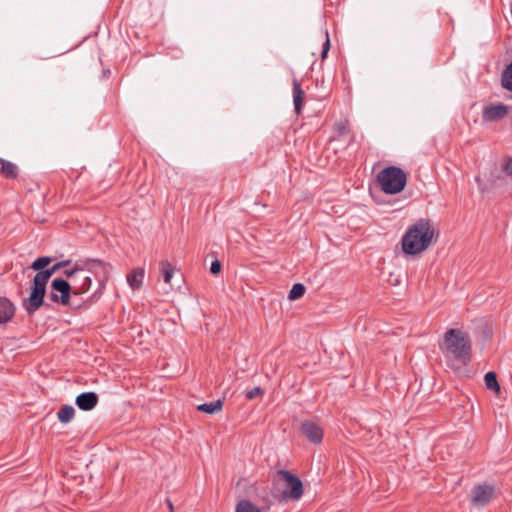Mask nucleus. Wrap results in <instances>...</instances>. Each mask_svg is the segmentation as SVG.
Here are the masks:
<instances>
[{"label": "nucleus", "instance_id": "1", "mask_svg": "<svg viewBox=\"0 0 512 512\" xmlns=\"http://www.w3.org/2000/svg\"><path fill=\"white\" fill-rule=\"evenodd\" d=\"M440 349L447 365L454 371H460L471 360V341L460 329H449L444 334Z\"/></svg>", "mask_w": 512, "mask_h": 512}, {"label": "nucleus", "instance_id": "2", "mask_svg": "<svg viewBox=\"0 0 512 512\" xmlns=\"http://www.w3.org/2000/svg\"><path fill=\"white\" fill-rule=\"evenodd\" d=\"M434 228L429 220L421 219L410 226L402 237V250L405 254L416 255L425 251L432 243Z\"/></svg>", "mask_w": 512, "mask_h": 512}, {"label": "nucleus", "instance_id": "3", "mask_svg": "<svg viewBox=\"0 0 512 512\" xmlns=\"http://www.w3.org/2000/svg\"><path fill=\"white\" fill-rule=\"evenodd\" d=\"M71 260H64L54 264L44 271L37 272L33 278L31 293L27 299L23 300V307L28 314H33L44 304L46 285L50 277L63 267L70 264Z\"/></svg>", "mask_w": 512, "mask_h": 512}, {"label": "nucleus", "instance_id": "4", "mask_svg": "<svg viewBox=\"0 0 512 512\" xmlns=\"http://www.w3.org/2000/svg\"><path fill=\"white\" fill-rule=\"evenodd\" d=\"M377 181L384 193L397 194L404 189L407 175L400 167L389 166L378 173Z\"/></svg>", "mask_w": 512, "mask_h": 512}, {"label": "nucleus", "instance_id": "5", "mask_svg": "<svg viewBox=\"0 0 512 512\" xmlns=\"http://www.w3.org/2000/svg\"><path fill=\"white\" fill-rule=\"evenodd\" d=\"M275 482L283 487L281 496L284 500H299L303 495L301 480L287 470H279L275 476Z\"/></svg>", "mask_w": 512, "mask_h": 512}, {"label": "nucleus", "instance_id": "6", "mask_svg": "<svg viewBox=\"0 0 512 512\" xmlns=\"http://www.w3.org/2000/svg\"><path fill=\"white\" fill-rule=\"evenodd\" d=\"M71 297L73 296V288L72 285L62 279V278H55L51 282V293L49 295V298L54 303H60L62 305H70L72 308H79L80 304H74L73 301H71Z\"/></svg>", "mask_w": 512, "mask_h": 512}, {"label": "nucleus", "instance_id": "7", "mask_svg": "<svg viewBox=\"0 0 512 512\" xmlns=\"http://www.w3.org/2000/svg\"><path fill=\"white\" fill-rule=\"evenodd\" d=\"M95 267H100L104 275H107L111 270V265L109 263L103 262L99 259H86L77 261L72 268L65 269L63 274L74 281L80 272L85 270L92 271Z\"/></svg>", "mask_w": 512, "mask_h": 512}, {"label": "nucleus", "instance_id": "8", "mask_svg": "<svg viewBox=\"0 0 512 512\" xmlns=\"http://www.w3.org/2000/svg\"><path fill=\"white\" fill-rule=\"evenodd\" d=\"M496 497V489L488 483L473 486L470 492V499L473 506H486Z\"/></svg>", "mask_w": 512, "mask_h": 512}, {"label": "nucleus", "instance_id": "9", "mask_svg": "<svg viewBox=\"0 0 512 512\" xmlns=\"http://www.w3.org/2000/svg\"><path fill=\"white\" fill-rule=\"evenodd\" d=\"M512 110L511 106L498 103L485 106L482 112V119L487 122H494L507 117Z\"/></svg>", "mask_w": 512, "mask_h": 512}, {"label": "nucleus", "instance_id": "10", "mask_svg": "<svg viewBox=\"0 0 512 512\" xmlns=\"http://www.w3.org/2000/svg\"><path fill=\"white\" fill-rule=\"evenodd\" d=\"M301 431L311 442L318 444L323 439V429L312 421H304L301 424Z\"/></svg>", "mask_w": 512, "mask_h": 512}, {"label": "nucleus", "instance_id": "11", "mask_svg": "<svg viewBox=\"0 0 512 512\" xmlns=\"http://www.w3.org/2000/svg\"><path fill=\"white\" fill-rule=\"evenodd\" d=\"M98 395L95 392H84L76 397L75 403L83 411L92 410L98 403Z\"/></svg>", "mask_w": 512, "mask_h": 512}, {"label": "nucleus", "instance_id": "12", "mask_svg": "<svg viewBox=\"0 0 512 512\" xmlns=\"http://www.w3.org/2000/svg\"><path fill=\"white\" fill-rule=\"evenodd\" d=\"M14 313L15 307L13 303L5 297H0V324L10 321Z\"/></svg>", "mask_w": 512, "mask_h": 512}, {"label": "nucleus", "instance_id": "13", "mask_svg": "<svg viewBox=\"0 0 512 512\" xmlns=\"http://www.w3.org/2000/svg\"><path fill=\"white\" fill-rule=\"evenodd\" d=\"M305 92L302 89L300 83L297 79L293 80V103L294 109L297 115H299L302 111L303 103H304Z\"/></svg>", "mask_w": 512, "mask_h": 512}, {"label": "nucleus", "instance_id": "14", "mask_svg": "<svg viewBox=\"0 0 512 512\" xmlns=\"http://www.w3.org/2000/svg\"><path fill=\"white\" fill-rule=\"evenodd\" d=\"M91 283L92 280L90 276L85 275L79 278V280L77 277L76 280H74V282L71 284L73 288V296H79L86 293L90 289Z\"/></svg>", "mask_w": 512, "mask_h": 512}, {"label": "nucleus", "instance_id": "15", "mask_svg": "<svg viewBox=\"0 0 512 512\" xmlns=\"http://www.w3.org/2000/svg\"><path fill=\"white\" fill-rule=\"evenodd\" d=\"M144 269L135 268L127 275V282L132 289H139L144 279Z\"/></svg>", "mask_w": 512, "mask_h": 512}, {"label": "nucleus", "instance_id": "16", "mask_svg": "<svg viewBox=\"0 0 512 512\" xmlns=\"http://www.w3.org/2000/svg\"><path fill=\"white\" fill-rule=\"evenodd\" d=\"M223 408V400L218 399L214 402L203 403L197 406V410L200 412H204L207 414H215L222 410Z\"/></svg>", "mask_w": 512, "mask_h": 512}, {"label": "nucleus", "instance_id": "17", "mask_svg": "<svg viewBox=\"0 0 512 512\" xmlns=\"http://www.w3.org/2000/svg\"><path fill=\"white\" fill-rule=\"evenodd\" d=\"M75 416V409L71 405H63L57 413L58 420L63 423H69Z\"/></svg>", "mask_w": 512, "mask_h": 512}, {"label": "nucleus", "instance_id": "18", "mask_svg": "<svg viewBox=\"0 0 512 512\" xmlns=\"http://www.w3.org/2000/svg\"><path fill=\"white\" fill-rule=\"evenodd\" d=\"M484 381L486 388L499 394L500 393V385L497 381L496 373L493 371H489L484 376Z\"/></svg>", "mask_w": 512, "mask_h": 512}, {"label": "nucleus", "instance_id": "19", "mask_svg": "<svg viewBox=\"0 0 512 512\" xmlns=\"http://www.w3.org/2000/svg\"><path fill=\"white\" fill-rule=\"evenodd\" d=\"M501 85L507 91L512 92V62L502 72Z\"/></svg>", "mask_w": 512, "mask_h": 512}, {"label": "nucleus", "instance_id": "20", "mask_svg": "<svg viewBox=\"0 0 512 512\" xmlns=\"http://www.w3.org/2000/svg\"><path fill=\"white\" fill-rule=\"evenodd\" d=\"M160 271L165 283H170L174 273L172 264L167 260H162L160 262Z\"/></svg>", "mask_w": 512, "mask_h": 512}, {"label": "nucleus", "instance_id": "21", "mask_svg": "<svg viewBox=\"0 0 512 512\" xmlns=\"http://www.w3.org/2000/svg\"><path fill=\"white\" fill-rule=\"evenodd\" d=\"M0 174L6 178L15 179L18 176V168L14 163L3 160V170Z\"/></svg>", "mask_w": 512, "mask_h": 512}, {"label": "nucleus", "instance_id": "22", "mask_svg": "<svg viewBox=\"0 0 512 512\" xmlns=\"http://www.w3.org/2000/svg\"><path fill=\"white\" fill-rule=\"evenodd\" d=\"M305 291H306V288L303 284L296 283L292 286V288L289 292V295H288V299L291 301L297 300L305 294Z\"/></svg>", "mask_w": 512, "mask_h": 512}, {"label": "nucleus", "instance_id": "23", "mask_svg": "<svg viewBox=\"0 0 512 512\" xmlns=\"http://www.w3.org/2000/svg\"><path fill=\"white\" fill-rule=\"evenodd\" d=\"M52 259L47 256L39 257L35 261L32 262L30 265V268L34 271H44L45 267L48 266L51 263Z\"/></svg>", "mask_w": 512, "mask_h": 512}, {"label": "nucleus", "instance_id": "24", "mask_svg": "<svg viewBox=\"0 0 512 512\" xmlns=\"http://www.w3.org/2000/svg\"><path fill=\"white\" fill-rule=\"evenodd\" d=\"M236 512H260L259 508L248 500H241L236 506Z\"/></svg>", "mask_w": 512, "mask_h": 512}, {"label": "nucleus", "instance_id": "25", "mask_svg": "<svg viewBox=\"0 0 512 512\" xmlns=\"http://www.w3.org/2000/svg\"><path fill=\"white\" fill-rule=\"evenodd\" d=\"M262 394H263L262 388L254 387L253 389L247 391L245 393V396H246L247 399L252 400V399H255L256 397H258V396H260Z\"/></svg>", "mask_w": 512, "mask_h": 512}, {"label": "nucleus", "instance_id": "26", "mask_svg": "<svg viewBox=\"0 0 512 512\" xmlns=\"http://www.w3.org/2000/svg\"><path fill=\"white\" fill-rule=\"evenodd\" d=\"M502 170L508 175H512V157H507L504 159V163L502 165Z\"/></svg>", "mask_w": 512, "mask_h": 512}, {"label": "nucleus", "instance_id": "27", "mask_svg": "<svg viewBox=\"0 0 512 512\" xmlns=\"http://www.w3.org/2000/svg\"><path fill=\"white\" fill-rule=\"evenodd\" d=\"M325 41L322 45V52H321V58L322 59H325L328 52H329V49H330V40H329V36H328V33L326 32L325 33Z\"/></svg>", "mask_w": 512, "mask_h": 512}, {"label": "nucleus", "instance_id": "28", "mask_svg": "<svg viewBox=\"0 0 512 512\" xmlns=\"http://www.w3.org/2000/svg\"><path fill=\"white\" fill-rule=\"evenodd\" d=\"M221 267H222L221 262L219 260H215L211 264L210 272L213 275H217L221 271Z\"/></svg>", "mask_w": 512, "mask_h": 512}, {"label": "nucleus", "instance_id": "29", "mask_svg": "<svg viewBox=\"0 0 512 512\" xmlns=\"http://www.w3.org/2000/svg\"><path fill=\"white\" fill-rule=\"evenodd\" d=\"M336 131L340 134V135H344V134H347L348 133V128L346 126V124L344 123H338L336 125Z\"/></svg>", "mask_w": 512, "mask_h": 512}, {"label": "nucleus", "instance_id": "30", "mask_svg": "<svg viewBox=\"0 0 512 512\" xmlns=\"http://www.w3.org/2000/svg\"><path fill=\"white\" fill-rule=\"evenodd\" d=\"M167 504H168V506H169V509H170L171 511H173V504H172V502H171L170 500H167Z\"/></svg>", "mask_w": 512, "mask_h": 512}]
</instances>
